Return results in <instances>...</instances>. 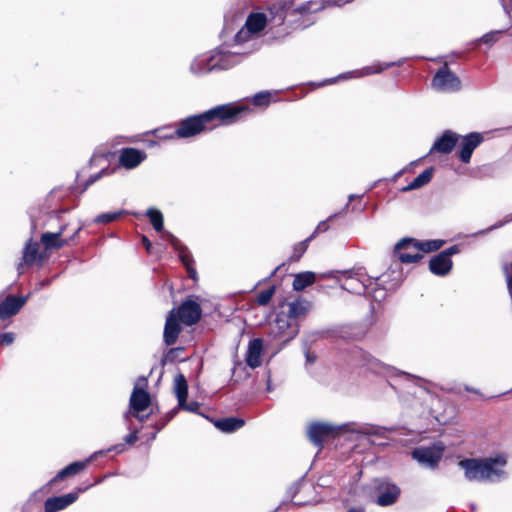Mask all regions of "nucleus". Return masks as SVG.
I'll use <instances>...</instances> for the list:
<instances>
[{"label": "nucleus", "mask_w": 512, "mask_h": 512, "mask_svg": "<svg viewBox=\"0 0 512 512\" xmlns=\"http://www.w3.org/2000/svg\"><path fill=\"white\" fill-rule=\"evenodd\" d=\"M242 109L232 105H220L201 114L189 116L177 124L175 134L178 139L195 137L203 131L210 129L208 125L213 121L228 124L235 121Z\"/></svg>", "instance_id": "f257e3e1"}, {"label": "nucleus", "mask_w": 512, "mask_h": 512, "mask_svg": "<svg viewBox=\"0 0 512 512\" xmlns=\"http://www.w3.org/2000/svg\"><path fill=\"white\" fill-rule=\"evenodd\" d=\"M383 430L385 429L375 426L355 427L354 424L350 423L334 425L328 422H312L307 427V436L315 446L322 448L325 441L334 439L344 433L355 432L365 435H381Z\"/></svg>", "instance_id": "f03ea898"}, {"label": "nucleus", "mask_w": 512, "mask_h": 512, "mask_svg": "<svg viewBox=\"0 0 512 512\" xmlns=\"http://www.w3.org/2000/svg\"><path fill=\"white\" fill-rule=\"evenodd\" d=\"M379 280L380 278L373 279L368 276L362 269L341 271L336 276L342 289L355 294H369L373 283L377 284Z\"/></svg>", "instance_id": "7ed1b4c3"}, {"label": "nucleus", "mask_w": 512, "mask_h": 512, "mask_svg": "<svg viewBox=\"0 0 512 512\" xmlns=\"http://www.w3.org/2000/svg\"><path fill=\"white\" fill-rule=\"evenodd\" d=\"M146 215L149 218L153 228L157 232H163V236L165 239L173 246V248L178 252L179 258L182 263L188 268L190 276L195 278L196 272L190 269L191 256L188 249L182 244V242L174 236L172 233L168 231H163L164 228V219L163 214L160 210L156 208H149L146 211Z\"/></svg>", "instance_id": "20e7f679"}, {"label": "nucleus", "mask_w": 512, "mask_h": 512, "mask_svg": "<svg viewBox=\"0 0 512 512\" xmlns=\"http://www.w3.org/2000/svg\"><path fill=\"white\" fill-rule=\"evenodd\" d=\"M267 24V17L264 13L250 14L244 26L235 35V42L242 44L257 36Z\"/></svg>", "instance_id": "39448f33"}, {"label": "nucleus", "mask_w": 512, "mask_h": 512, "mask_svg": "<svg viewBox=\"0 0 512 512\" xmlns=\"http://www.w3.org/2000/svg\"><path fill=\"white\" fill-rule=\"evenodd\" d=\"M432 86L438 91L454 92L461 88V81L456 74L449 70L447 64H445L435 74L432 80Z\"/></svg>", "instance_id": "423d86ee"}, {"label": "nucleus", "mask_w": 512, "mask_h": 512, "mask_svg": "<svg viewBox=\"0 0 512 512\" xmlns=\"http://www.w3.org/2000/svg\"><path fill=\"white\" fill-rule=\"evenodd\" d=\"M175 312L176 318L187 326L196 324L202 315L200 304L192 296L183 301Z\"/></svg>", "instance_id": "0eeeda50"}, {"label": "nucleus", "mask_w": 512, "mask_h": 512, "mask_svg": "<svg viewBox=\"0 0 512 512\" xmlns=\"http://www.w3.org/2000/svg\"><path fill=\"white\" fill-rule=\"evenodd\" d=\"M443 449L442 445L419 447L412 452V457L421 465L428 468H434L442 458Z\"/></svg>", "instance_id": "6e6552de"}, {"label": "nucleus", "mask_w": 512, "mask_h": 512, "mask_svg": "<svg viewBox=\"0 0 512 512\" xmlns=\"http://www.w3.org/2000/svg\"><path fill=\"white\" fill-rule=\"evenodd\" d=\"M507 458L504 455L485 458V481L498 482L507 478L505 466Z\"/></svg>", "instance_id": "1a4fd4ad"}, {"label": "nucleus", "mask_w": 512, "mask_h": 512, "mask_svg": "<svg viewBox=\"0 0 512 512\" xmlns=\"http://www.w3.org/2000/svg\"><path fill=\"white\" fill-rule=\"evenodd\" d=\"M298 327L288 315L279 313L275 319L273 334L276 338L288 342L298 334Z\"/></svg>", "instance_id": "9d476101"}, {"label": "nucleus", "mask_w": 512, "mask_h": 512, "mask_svg": "<svg viewBox=\"0 0 512 512\" xmlns=\"http://www.w3.org/2000/svg\"><path fill=\"white\" fill-rule=\"evenodd\" d=\"M483 142L482 134L471 132L465 136L460 135L459 158L463 163H469L473 151Z\"/></svg>", "instance_id": "9b49d317"}, {"label": "nucleus", "mask_w": 512, "mask_h": 512, "mask_svg": "<svg viewBox=\"0 0 512 512\" xmlns=\"http://www.w3.org/2000/svg\"><path fill=\"white\" fill-rule=\"evenodd\" d=\"M459 466L464 470L465 478L469 481H485V458L484 459H464L459 462Z\"/></svg>", "instance_id": "f8f14e48"}, {"label": "nucleus", "mask_w": 512, "mask_h": 512, "mask_svg": "<svg viewBox=\"0 0 512 512\" xmlns=\"http://www.w3.org/2000/svg\"><path fill=\"white\" fill-rule=\"evenodd\" d=\"M145 385V378L138 379L130 397V408L137 413L146 410L151 402L150 395L143 388Z\"/></svg>", "instance_id": "ddd939ff"}, {"label": "nucleus", "mask_w": 512, "mask_h": 512, "mask_svg": "<svg viewBox=\"0 0 512 512\" xmlns=\"http://www.w3.org/2000/svg\"><path fill=\"white\" fill-rule=\"evenodd\" d=\"M66 227V225L62 226L60 230L56 233L46 232L42 234L41 242L44 245L45 250L62 248L64 245L68 244L69 241L73 240L82 229V227L79 226L70 236V238L64 239L61 238V236L65 233Z\"/></svg>", "instance_id": "4468645a"}, {"label": "nucleus", "mask_w": 512, "mask_h": 512, "mask_svg": "<svg viewBox=\"0 0 512 512\" xmlns=\"http://www.w3.org/2000/svg\"><path fill=\"white\" fill-rule=\"evenodd\" d=\"M215 60L216 70H226L240 63L243 59V53L239 51H224L216 49L212 51Z\"/></svg>", "instance_id": "2eb2a0df"}, {"label": "nucleus", "mask_w": 512, "mask_h": 512, "mask_svg": "<svg viewBox=\"0 0 512 512\" xmlns=\"http://www.w3.org/2000/svg\"><path fill=\"white\" fill-rule=\"evenodd\" d=\"M391 66H392V63H388V64L377 63V64H374L371 66H366L360 70L340 74L336 78L326 79L323 83L320 84V86L325 85V84H333V83H335V81L337 79L345 80V79H350V78H361V77L372 75V74H378Z\"/></svg>", "instance_id": "dca6fc26"}, {"label": "nucleus", "mask_w": 512, "mask_h": 512, "mask_svg": "<svg viewBox=\"0 0 512 512\" xmlns=\"http://www.w3.org/2000/svg\"><path fill=\"white\" fill-rule=\"evenodd\" d=\"M29 296L16 297L13 295L7 296L0 303V319L6 320L14 315H16L21 308L27 302Z\"/></svg>", "instance_id": "f3484780"}, {"label": "nucleus", "mask_w": 512, "mask_h": 512, "mask_svg": "<svg viewBox=\"0 0 512 512\" xmlns=\"http://www.w3.org/2000/svg\"><path fill=\"white\" fill-rule=\"evenodd\" d=\"M83 491L84 489L79 488L75 492H71L62 496L48 498L45 501V512H58L60 510L65 509L66 507L74 503L79 497V492Z\"/></svg>", "instance_id": "a211bd4d"}, {"label": "nucleus", "mask_w": 512, "mask_h": 512, "mask_svg": "<svg viewBox=\"0 0 512 512\" xmlns=\"http://www.w3.org/2000/svg\"><path fill=\"white\" fill-rule=\"evenodd\" d=\"M147 155L144 151L136 148H123L119 155V164L126 169H134L138 167Z\"/></svg>", "instance_id": "6ab92c4d"}, {"label": "nucleus", "mask_w": 512, "mask_h": 512, "mask_svg": "<svg viewBox=\"0 0 512 512\" xmlns=\"http://www.w3.org/2000/svg\"><path fill=\"white\" fill-rule=\"evenodd\" d=\"M460 135L451 131L446 130L433 144L430 152H438L442 154L450 153L456 144L459 142Z\"/></svg>", "instance_id": "aec40b11"}, {"label": "nucleus", "mask_w": 512, "mask_h": 512, "mask_svg": "<svg viewBox=\"0 0 512 512\" xmlns=\"http://www.w3.org/2000/svg\"><path fill=\"white\" fill-rule=\"evenodd\" d=\"M400 495V488L392 483H382L378 487L376 503L379 506H390L394 504Z\"/></svg>", "instance_id": "412c9836"}, {"label": "nucleus", "mask_w": 512, "mask_h": 512, "mask_svg": "<svg viewBox=\"0 0 512 512\" xmlns=\"http://www.w3.org/2000/svg\"><path fill=\"white\" fill-rule=\"evenodd\" d=\"M100 453L101 452H95L88 459H86L84 461H76V462H73V463L67 465L65 468L60 470L53 479H51V481L49 482V485H52V484L56 483L57 481L63 480L69 476L76 475L79 472L83 471L88 466V464L93 459H95L96 456Z\"/></svg>", "instance_id": "4be33fe9"}, {"label": "nucleus", "mask_w": 512, "mask_h": 512, "mask_svg": "<svg viewBox=\"0 0 512 512\" xmlns=\"http://www.w3.org/2000/svg\"><path fill=\"white\" fill-rule=\"evenodd\" d=\"M444 240H427V241H417L413 238H403L400 241V247L403 245H408L412 250L419 249L420 253H429L433 251H437L444 245Z\"/></svg>", "instance_id": "5701e85b"}, {"label": "nucleus", "mask_w": 512, "mask_h": 512, "mask_svg": "<svg viewBox=\"0 0 512 512\" xmlns=\"http://www.w3.org/2000/svg\"><path fill=\"white\" fill-rule=\"evenodd\" d=\"M216 70L212 51L197 56L190 65V71L195 75H203Z\"/></svg>", "instance_id": "b1692460"}, {"label": "nucleus", "mask_w": 512, "mask_h": 512, "mask_svg": "<svg viewBox=\"0 0 512 512\" xmlns=\"http://www.w3.org/2000/svg\"><path fill=\"white\" fill-rule=\"evenodd\" d=\"M180 331L181 328L179 325V320L176 318L175 309H172L166 319L164 327L163 337L165 344L168 346L175 344Z\"/></svg>", "instance_id": "393cba45"}, {"label": "nucleus", "mask_w": 512, "mask_h": 512, "mask_svg": "<svg viewBox=\"0 0 512 512\" xmlns=\"http://www.w3.org/2000/svg\"><path fill=\"white\" fill-rule=\"evenodd\" d=\"M452 266V260L441 252L433 256L429 262L431 273L437 276H446L450 273Z\"/></svg>", "instance_id": "a878e982"}, {"label": "nucleus", "mask_w": 512, "mask_h": 512, "mask_svg": "<svg viewBox=\"0 0 512 512\" xmlns=\"http://www.w3.org/2000/svg\"><path fill=\"white\" fill-rule=\"evenodd\" d=\"M263 350V342L260 338L253 339L249 342L246 363L251 368H257L261 365V354Z\"/></svg>", "instance_id": "bb28decb"}, {"label": "nucleus", "mask_w": 512, "mask_h": 512, "mask_svg": "<svg viewBox=\"0 0 512 512\" xmlns=\"http://www.w3.org/2000/svg\"><path fill=\"white\" fill-rule=\"evenodd\" d=\"M400 241L395 246V254L399 260L403 263H415L422 258V254L419 249L412 250L408 245L399 246Z\"/></svg>", "instance_id": "cd10ccee"}, {"label": "nucleus", "mask_w": 512, "mask_h": 512, "mask_svg": "<svg viewBox=\"0 0 512 512\" xmlns=\"http://www.w3.org/2000/svg\"><path fill=\"white\" fill-rule=\"evenodd\" d=\"M244 424L245 422L243 419L235 417L224 418L215 422V426L226 433L234 432L243 427Z\"/></svg>", "instance_id": "c85d7f7f"}, {"label": "nucleus", "mask_w": 512, "mask_h": 512, "mask_svg": "<svg viewBox=\"0 0 512 512\" xmlns=\"http://www.w3.org/2000/svg\"><path fill=\"white\" fill-rule=\"evenodd\" d=\"M433 176V168H427L422 171L410 184L402 188L403 192H408L423 187L430 182Z\"/></svg>", "instance_id": "c756f323"}, {"label": "nucleus", "mask_w": 512, "mask_h": 512, "mask_svg": "<svg viewBox=\"0 0 512 512\" xmlns=\"http://www.w3.org/2000/svg\"><path fill=\"white\" fill-rule=\"evenodd\" d=\"M316 280V275L313 272L307 271L298 273L294 277L293 289L295 291H302L306 287L312 285Z\"/></svg>", "instance_id": "7c9ffc66"}, {"label": "nucleus", "mask_w": 512, "mask_h": 512, "mask_svg": "<svg viewBox=\"0 0 512 512\" xmlns=\"http://www.w3.org/2000/svg\"><path fill=\"white\" fill-rule=\"evenodd\" d=\"M174 391L178 399V405H183L188 395V386L184 375L178 374L175 376Z\"/></svg>", "instance_id": "2f4dec72"}, {"label": "nucleus", "mask_w": 512, "mask_h": 512, "mask_svg": "<svg viewBox=\"0 0 512 512\" xmlns=\"http://www.w3.org/2000/svg\"><path fill=\"white\" fill-rule=\"evenodd\" d=\"M39 244L37 242L28 241L23 251V262L26 265L33 264L38 257Z\"/></svg>", "instance_id": "473e14b6"}, {"label": "nucleus", "mask_w": 512, "mask_h": 512, "mask_svg": "<svg viewBox=\"0 0 512 512\" xmlns=\"http://www.w3.org/2000/svg\"><path fill=\"white\" fill-rule=\"evenodd\" d=\"M308 311V306L306 303L301 301L291 302L288 305V315L292 320L295 321L296 318L304 316Z\"/></svg>", "instance_id": "72a5a7b5"}, {"label": "nucleus", "mask_w": 512, "mask_h": 512, "mask_svg": "<svg viewBox=\"0 0 512 512\" xmlns=\"http://www.w3.org/2000/svg\"><path fill=\"white\" fill-rule=\"evenodd\" d=\"M124 213H125V211H124V210L117 211V212L102 213V214L98 215V216L95 218V220H94V221H95L96 223L107 224V223H110V222L115 221V220H116V219H118L120 216H122Z\"/></svg>", "instance_id": "f704fd0d"}, {"label": "nucleus", "mask_w": 512, "mask_h": 512, "mask_svg": "<svg viewBox=\"0 0 512 512\" xmlns=\"http://www.w3.org/2000/svg\"><path fill=\"white\" fill-rule=\"evenodd\" d=\"M166 130H168V128H166V127L158 128V129H155L154 131H152V133L154 135H156V137L159 140H174V139H178V135L175 134V130H172V131H169V132H166Z\"/></svg>", "instance_id": "c9c22d12"}, {"label": "nucleus", "mask_w": 512, "mask_h": 512, "mask_svg": "<svg viewBox=\"0 0 512 512\" xmlns=\"http://www.w3.org/2000/svg\"><path fill=\"white\" fill-rule=\"evenodd\" d=\"M275 293V287L261 291L257 296V303L261 306L267 305Z\"/></svg>", "instance_id": "e433bc0d"}, {"label": "nucleus", "mask_w": 512, "mask_h": 512, "mask_svg": "<svg viewBox=\"0 0 512 512\" xmlns=\"http://www.w3.org/2000/svg\"><path fill=\"white\" fill-rule=\"evenodd\" d=\"M271 93L262 91L253 96V104L256 106H267L270 103Z\"/></svg>", "instance_id": "4c0bfd02"}, {"label": "nucleus", "mask_w": 512, "mask_h": 512, "mask_svg": "<svg viewBox=\"0 0 512 512\" xmlns=\"http://www.w3.org/2000/svg\"><path fill=\"white\" fill-rule=\"evenodd\" d=\"M504 30H494L484 34L478 41L485 44H493L498 41V36L502 34Z\"/></svg>", "instance_id": "58836bf2"}, {"label": "nucleus", "mask_w": 512, "mask_h": 512, "mask_svg": "<svg viewBox=\"0 0 512 512\" xmlns=\"http://www.w3.org/2000/svg\"><path fill=\"white\" fill-rule=\"evenodd\" d=\"M311 241V238H307L306 240L297 244L294 248V253L292 255V259L298 261L301 256L305 253L308 247V243Z\"/></svg>", "instance_id": "ea45409f"}, {"label": "nucleus", "mask_w": 512, "mask_h": 512, "mask_svg": "<svg viewBox=\"0 0 512 512\" xmlns=\"http://www.w3.org/2000/svg\"><path fill=\"white\" fill-rule=\"evenodd\" d=\"M511 221H512V214L511 215H507L504 220L498 221L494 225L488 227L485 230H481V231L475 233L474 235H480V234L482 235V234L488 233L490 231H493L495 229H498V228L504 226L506 223H509Z\"/></svg>", "instance_id": "a19ab883"}, {"label": "nucleus", "mask_w": 512, "mask_h": 512, "mask_svg": "<svg viewBox=\"0 0 512 512\" xmlns=\"http://www.w3.org/2000/svg\"><path fill=\"white\" fill-rule=\"evenodd\" d=\"M336 216H337V214H333V215H330L327 220L321 221L317 225L315 231L313 232V234L309 238H311V240H312L317 234L322 233V232H326L329 229L328 221L334 219Z\"/></svg>", "instance_id": "79ce46f5"}, {"label": "nucleus", "mask_w": 512, "mask_h": 512, "mask_svg": "<svg viewBox=\"0 0 512 512\" xmlns=\"http://www.w3.org/2000/svg\"><path fill=\"white\" fill-rule=\"evenodd\" d=\"M14 341V334L11 332L2 333L0 335V342L4 345H10Z\"/></svg>", "instance_id": "37998d69"}, {"label": "nucleus", "mask_w": 512, "mask_h": 512, "mask_svg": "<svg viewBox=\"0 0 512 512\" xmlns=\"http://www.w3.org/2000/svg\"><path fill=\"white\" fill-rule=\"evenodd\" d=\"M178 407L181 408V409L190 411V412H197V410L199 409L200 405L197 402L186 403V401H185L183 405H178Z\"/></svg>", "instance_id": "c03bdc74"}, {"label": "nucleus", "mask_w": 512, "mask_h": 512, "mask_svg": "<svg viewBox=\"0 0 512 512\" xmlns=\"http://www.w3.org/2000/svg\"><path fill=\"white\" fill-rule=\"evenodd\" d=\"M105 173H106V170H105V169H103V170H102V171H100L99 173L94 174V175H91V176L89 177V179H88L87 183H86L85 189H86L89 185H91V184L95 183L97 180H99V179L102 177V175H104Z\"/></svg>", "instance_id": "a18cd8bd"}, {"label": "nucleus", "mask_w": 512, "mask_h": 512, "mask_svg": "<svg viewBox=\"0 0 512 512\" xmlns=\"http://www.w3.org/2000/svg\"><path fill=\"white\" fill-rule=\"evenodd\" d=\"M460 252V249L457 245H453L449 247L448 249L442 251V254H445L447 257L451 259L452 255L458 254Z\"/></svg>", "instance_id": "49530a36"}, {"label": "nucleus", "mask_w": 512, "mask_h": 512, "mask_svg": "<svg viewBox=\"0 0 512 512\" xmlns=\"http://www.w3.org/2000/svg\"><path fill=\"white\" fill-rule=\"evenodd\" d=\"M137 439H138L137 433L133 432L125 437V442L127 444H134L137 441Z\"/></svg>", "instance_id": "de8ad7c7"}, {"label": "nucleus", "mask_w": 512, "mask_h": 512, "mask_svg": "<svg viewBox=\"0 0 512 512\" xmlns=\"http://www.w3.org/2000/svg\"><path fill=\"white\" fill-rule=\"evenodd\" d=\"M373 298L376 300H379L380 298H383L385 296V293L383 290L374 289L371 291Z\"/></svg>", "instance_id": "09e8293b"}, {"label": "nucleus", "mask_w": 512, "mask_h": 512, "mask_svg": "<svg viewBox=\"0 0 512 512\" xmlns=\"http://www.w3.org/2000/svg\"><path fill=\"white\" fill-rule=\"evenodd\" d=\"M49 284H50V280H43V281H41V282H39L37 284V288L36 289L40 290V289H42L43 287H45V286H47Z\"/></svg>", "instance_id": "8fccbe9b"}, {"label": "nucleus", "mask_w": 512, "mask_h": 512, "mask_svg": "<svg viewBox=\"0 0 512 512\" xmlns=\"http://www.w3.org/2000/svg\"><path fill=\"white\" fill-rule=\"evenodd\" d=\"M143 243H144L146 249L149 251L151 248V242L146 237H143Z\"/></svg>", "instance_id": "3c124183"}, {"label": "nucleus", "mask_w": 512, "mask_h": 512, "mask_svg": "<svg viewBox=\"0 0 512 512\" xmlns=\"http://www.w3.org/2000/svg\"><path fill=\"white\" fill-rule=\"evenodd\" d=\"M347 512H364L362 508H351Z\"/></svg>", "instance_id": "603ef678"}, {"label": "nucleus", "mask_w": 512, "mask_h": 512, "mask_svg": "<svg viewBox=\"0 0 512 512\" xmlns=\"http://www.w3.org/2000/svg\"><path fill=\"white\" fill-rule=\"evenodd\" d=\"M359 196L356 195V194H350L348 199H349V202L353 201L354 199L358 198Z\"/></svg>", "instance_id": "864d4df0"}, {"label": "nucleus", "mask_w": 512, "mask_h": 512, "mask_svg": "<svg viewBox=\"0 0 512 512\" xmlns=\"http://www.w3.org/2000/svg\"><path fill=\"white\" fill-rule=\"evenodd\" d=\"M306 359H307V362H310V363L314 362V357H311L308 353L306 354Z\"/></svg>", "instance_id": "5fc2aeb1"}, {"label": "nucleus", "mask_w": 512, "mask_h": 512, "mask_svg": "<svg viewBox=\"0 0 512 512\" xmlns=\"http://www.w3.org/2000/svg\"><path fill=\"white\" fill-rule=\"evenodd\" d=\"M465 389H466L468 392H473V393L479 394V391H478V390H476V389L469 388V387H466Z\"/></svg>", "instance_id": "6e6d98bb"}, {"label": "nucleus", "mask_w": 512, "mask_h": 512, "mask_svg": "<svg viewBox=\"0 0 512 512\" xmlns=\"http://www.w3.org/2000/svg\"><path fill=\"white\" fill-rule=\"evenodd\" d=\"M135 416L140 420V421H144L145 420V416H141L139 415V413H135Z\"/></svg>", "instance_id": "4d7b16f0"}, {"label": "nucleus", "mask_w": 512, "mask_h": 512, "mask_svg": "<svg viewBox=\"0 0 512 512\" xmlns=\"http://www.w3.org/2000/svg\"><path fill=\"white\" fill-rule=\"evenodd\" d=\"M502 6H503L504 10H505L507 13H509V12H508V10H507V6H506L504 3H502Z\"/></svg>", "instance_id": "13d9d810"}, {"label": "nucleus", "mask_w": 512, "mask_h": 512, "mask_svg": "<svg viewBox=\"0 0 512 512\" xmlns=\"http://www.w3.org/2000/svg\"><path fill=\"white\" fill-rule=\"evenodd\" d=\"M400 373L403 375L409 376V377L411 376V375H409V373H404V372H400Z\"/></svg>", "instance_id": "bf43d9fd"}, {"label": "nucleus", "mask_w": 512, "mask_h": 512, "mask_svg": "<svg viewBox=\"0 0 512 512\" xmlns=\"http://www.w3.org/2000/svg\"><path fill=\"white\" fill-rule=\"evenodd\" d=\"M268 390H271V385L268 383V387H267Z\"/></svg>", "instance_id": "052dcab7"}, {"label": "nucleus", "mask_w": 512, "mask_h": 512, "mask_svg": "<svg viewBox=\"0 0 512 512\" xmlns=\"http://www.w3.org/2000/svg\"><path fill=\"white\" fill-rule=\"evenodd\" d=\"M344 2H349V0H344Z\"/></svg>", "instance_id": "680f3d73"}]
</instances>
